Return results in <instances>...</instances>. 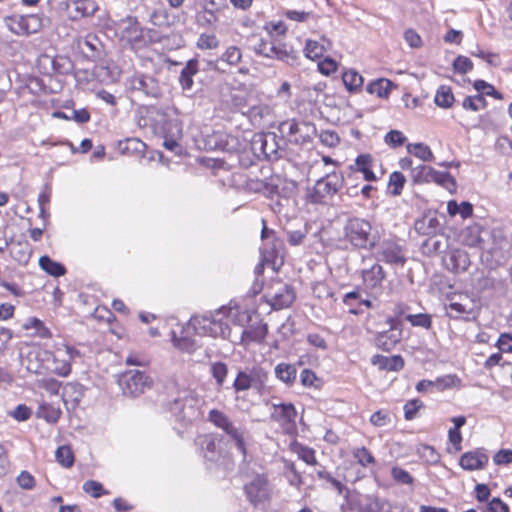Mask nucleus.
I'll use <instances>...</instances> for the list:
<instances>
[{"label": "nucleus", "instance_id": "obj_62", "mask_svg": "<svg viewBox=\"0 0 512 512\" xmlns=\"http://www.w3.org/2000/svg\"><path fill=\"white\" fill-rule=\"evenodd\" d=\"M385 143L392 147H399L404 144L406 137L401 131L391 130L385 135Z\"/></svg>", "mask_w": 512, "mask_h": 512}, {"label": "nucleus", "instance_id": "obj_35", "mask_svg": "<svg viewBox=\"0 0 512 512\" xmlns=\"http://www.w3.org/2000/svg\"><path fill=\"white\" fill-rule=\"evenodd\" d=\"M276 377L287 385H292L296 380L297 369L294 365L289 363H279L275 369Z\"/></svg>", "mask_w": 512, "mask_h": 512}, {"label": "nucleus", "instance_id": "obj_2", "mask_svg": "<svg viewBox=\"0 0 512 512\" xmlns=\"http://www.w3.org/2000/svg\"><path fill=\"white\" fill-rule=\"evenodd\" d=\"M77 357H80V352L64 343L56 344L53 351L41 350L36 354V358L47 363L48 370L60 377L70 374L71 362Z\"/></svg>", "mask_w": 512, "mask_h": 512}, {"label": "nucleus", "instance_id": "obj_5", "mask_svg": "<svg viewBox=\"0 0 512 512\" xmlns=\"http://www.w3.org/2000/svg\"><path fill=\"white\" fill-rule=\"evenodd\" d=\"M202 399L194 391H185L170 406L171 412L181 421L192 422L200 417Z\"/></svg>", "mask_w": 512, "mask_h": 512}, {"label": "nucleus", "instance_id": "obj_16", "mask_svg": "<svg viewBox=\"0 0 512 512\" xmlns=\"http://www.w3.org/2000/svg\"><path fill=\"white\" fill-rule=\"evenodd\" d=\"M252 149L255 153L262 154L265 158L278 157V144L274 133L256 134L252 140Z\"/></svg>", "mask_w": 512, "mask_h": 512}, {"label": "nucleus", "instance_id": "obj_31", "mask_svg": "<svg viewBox=\"0 0 512 512\" xmlns=\"http://www.w3.org/2000/svg\"><path fill=\"white\" fill-rule=\"evenodd\" d=\"M198 61L190 59L182 69L179 81L183 90H191L193 87V76L198 73Z\"/></svg>", "mask_w": 512, "mask_h": 512}, {"label": "nucleus", "instance_id": "obj_27", "mask_svg": "<svg viewBox=\"0 0 512 512\" xmlns=\"http://www.w3.org/2000/svg\"><path fill=\"white\" fill-rule=\"evenodd\" d=\"M226 321H231L234 325L246 326L251 322V314L248 310H242L238 306H222Z\"/></svg>", "mask_w": 512, "mask_h": 512}, {"label": "nucleus", "instance_id": "obj_63", "mask_svg": "<svg viewBox=\"0 0 512 512\" xmlns=\"http://www.w3.org/2000/svg\"><path fill=\"white\" fill-rule=\"evenodd\" d=\"M370 422L374 426L383 427L391 423V417L388 412L379 410L371 415Z\"/></svg>", "mask_w": 512, "mask_h": 512}, {"label": "nucleus", "instance_id": "obj_20", "mask_svg": "<svg viewBox=\"0 0 512 512\" xmlns=\"http://www.w3.org/2000/svg\"><path fill=\"white\" fill-rule=\"evenodd\" d=\"M447 269L453 272H464L470 266V258L466 251L462 249H452L444 259Z\"/></svg>", "mask_w": 512, "mask_h": 512}, {"label": "nucleus", "instance_id": "obj_4", "mask_svg": "<svg viewBox=\"0 0 512 512\" xmlns=\"http://www.w3.org/2000/svg\"><path fill=\"white\" fill-rule=\"evenodd\" d=\"M5 27L17 36H28L39 32L48 20L41 14H14L4 18Z\"/></svg>", "mask_w": 512, "mask_h": 512}, {"label": "nucleus", "instance_id": "obj_54", "mask_svg": "<svg viewBox=\"0 0 512 512\" xmlns=\"http://www.w3.org/2000/svg\"><path fill=\"white\" fill-rule=\"evenodd\" d=\"M199 49H216L219 46V40L215 34H201L197 40Z\"/></svg>", "mask_w": 512, "mask_h": 512}, {"label": "nucleus", "instance_id": "obj_48", "mask_svg": "<svg viewBox=\"0 0 512 512\" xmlns=\"http://www.w3.org/2000/svg\"><path fill=\"white\" fill-rule=\"evenodd\" d=\"M487 102L483 95L477 94L474 96H466L462 101V107L465 110H471L477 112L486 107Z\"/></svg>", "mask_w": 512, "mask_h": 512}, {"label": "nucleus", "instance_id": "obj_11", "mask_svg": "<svg viewBox=\"0 0 512 512\" xmlns=\"http://www.w3.org/2000/svg\"><path fill=\"white\" fill-rule=\"evenodd\" d=\"M59 9L71 21H79L93 16L99 9L95 0H65L59 3Z\"/></svg>", "mask_w": 512, "mask_h": 512}, {"label": "nucleus", "instance_id": "obj_45", "mask_svg": "<svg viewBox=\"0 0 512 512\" xmlns=\"http://www.w3.org/2000/svg\"><path fill=\"white\" fill-rule=\"evenodd\" d=\"M218 20L216 11L204 6L201 11L196 14V22L201 27L213 26Z\"/></svg>", "mask_w": 512, "mask_h": 512}, {"label": "nucleus", "instance_id": "obj_36", "mask_svg": "<svg viewBox=\"0 0 512 512\" xmlns=\"http://www.w3.org/2000/svg\"><path fill=\"white\" fill-rule=\"evenodd\" d=\"M447 212L451 217L459 214L461 218L467 219L472 216L473 206L468 201H463L458 204L455 200H450L447 202Z\"/></svg>", "mask_w": 512, "mask_h": 512}, {"label": "nucleus", "instance_id": "obj_49", "mask_svg": "<svg viewBox=\"0 0 512 512\" xmlns=\"http://www.w3.org/2000/svg\"><path fill=\"white\" fill-rule=\"evenodd\" d=\"M406 182L405 176L401 172H393L389 176L388 188L394 196L401 194L404 184Z\"/></svg>", "mask_w": 512, "mask_h": 512}, {"label": "nucleus", "instance_id": "obj_10", "mask_svg": "<svg viewBox=\"0 0 512 512\" xmlns=\"http://www.w3.org/2000/svg\"><path fill=\"white\" fill-rule=\"evenodd\" d=\"M279 129L288 137L290 142L295 144L308 143L316 134V127L313 123L307 121L298 122L294 119L282 122Z\"/></svg>", "mask_w": 512, "mask_h": 512}, {"label": "nucleus", "instance_id": "obj_14", "mask_svg": "<svg viewBox=\"0 0 512 512\" xmlns=\"http://www.w3.org/2000/svg\"><path fill=\"white\" fill-rule=\"evenodd\" d=\"M265 376L266 375L261 368L248 367L237 373L233 383V388L236 392L247 391L258 384H262Z\"/></svg>", "mask_w": 512, "mask_h": 512}, {"label": "nucleus", "instance_id": "obj_39", "mask_svg": "<svg viewBox=\"0 0 512 512\" xmlns=\"http://www.w3.org/2000/svg\"><path fill=\"white\" fill-rule=\"evenodd\" d=\"M407 151L425 162L432 161L434 159L432 150L424 143H409L407 145Z\"/></svg>", "mask_w": 512, "mask_h": 512}, {"label": "nucleus", "instance_id": "obj_60", "mask_svg": "<svg viewBox=\"0 0 512 512\" xmlns=\"http://www.w3.org/2000/svg\"><path fill=\"white\" fill-rule=\"evenodd\" d=\"M319 139L323 145L330 148L336 147L340 142L339 135L333 130H323L319 135Z\"/></svg>", "mask_w": 512, "mask_h": 512}, {"label": "nucleus", "instance_id": "obj_61", "mask_svg": "<svg viewBox=\"0 0 512 512\" xmlns=\"http://www.w3.org/2000/svg\"><path fill=\"white\" fill-rule=\"evenodd\" d=\"M455 72L466 74L473 69L472 61L466 56H458L453 62Z\"/></svg>", "mask_w": 512, "mask_h": 512}, {"label": "nucleus", "instance_id": "obj_42", "mask_svg": "<svg viewBox=\"0 0 512 512\" xmlns=\"http://www.w3.org/2000/svg\"><path fill=\"white\" fill-rule=\"evenodd\" d=\"M391 86V81H389L388 79L381 78L371 82L368 85L367 90L370 94H375L378 97L384 98L388 96Z\"/></svg>", "mask_w": 512, "mask_h": 512}, {"label": "nucleus", "instance_id": "obj_26", "mask_svg": "<svg viewBox=\"0 0 512 512\" xmlns=\"http://www.w3.org/2000/svg\"><path fill=\"white\" fill-rule=\"evenodd\" d=\"M362 277L367 288H379L385 278V272L381 265L375 263L370 268L363 269Z\"/></svg>", "mask_w": 512, "mask_h": 512}, {"label": "nucleus", "instance_id": "obj_38", "mask_svg": "<svg viewBox=\"0 0 512 512\" xmlns=\"http://www.w3.org/2000/svg\"><path fill=\"white\" fill-rule=\"evenodd\" d=\"M372 157L368 154L359 155L356 158L355 166L358 171L362 172L366 181L376 180L374 172L371 170Z\"/></svg>", "mask_w": 512, "mask_h": 512}, {"label": "nucleus", "instance_id": "obj_40", "mask_svg": "<svg viewBox=\"0 0 512 512\" xmlns=\"http://www.w3.org/2000/svg\"><path fill=\"white\" fill-rule=\"evenodd\" d=\"M208 420L223 432L230 426V424L233 423L227 414L217 409H212L209 411Z\"/></svg>", "mask_w": 512, "mask_h": 512}, {"label": "nucleus", "instance_id": "obj_24", "mask_svg": "<svg viewBox=\"0 0 512 512\" xmlns=\"http://www.w3.org/2000/svg\"><path fill=\"white\" fill-rule=\"evenodd\" d=\"M331 47L332 42L325 36H321L319 41L308 39L304 48V54L309 59H318Z\"/></svg>", "mask_w": 512, "mask_h": 512}, {"label": "nucleus", "instance_id": "obj_64", "mask_svg": "<svg viewBox=\"0 0 512 512\" xmlns=\"http://www.w3.org/2000/svg\"><path fill=\"white\" fill-rule=\"evenodd\" d=\"M39 387L43 388L51 396H58L61 382L55 379H44L39 382Z\"/></svg>", "mask_w": 512, "mask_h": 512}, {"label": "nucleus", "instance_id": "obj_37", "mask_svg": "<svg viewBox=\"0 0 512 512\" xmlns=\"http://www.w3.org/2000/svg\"><path fill=\"white\" fill-rule=\"evenodd\" d=\"M39 266L46 273L54 277H60L66 273L65 267L61 263L52 260L46 255L40 257Z\"/></svg>", "mask_w": 512, "mask_h": 512}, {"label": "nucleus", "instance_id": "obj_58", "mask_svg": "<svg viewBox=\"0 0 512 512\" xmlns=\"http://www.w3.org/2000/svg\"><path fill=\"white\" fill-rule=\"evenodd\" d=\"M82 488L85 493L90 494L94 498H99L101 495L108 494V492L103 490L102 484L94 480L84 482Z\"/></svg>", "mask_w": 512, "mask_h": 512}, {"label": "nucleus", "instance_id": "obj_32", "mask_svg": "<svg viewBox=\"0 0 512 512\" xmlns=\"http://www.w3.org/2000/svg\"><path fill=\"white\" fill-rule=\"evenodd\" d=\"M224 433L234 442L235 447L243 456V459L247 455V447L245 441V432L238 428L234 422L224 431Z\"/></svg>", "mask_w": 512, "mask_h": 512}, {"label": "nucleus", "instance_id": "obj_22", "mask_svg": "<svg viewBox=\"0 0 512 512\" xmlns=\"http://www.w3.org/2000/svg\"><path fill=\"white\" fill-rule=\"evenodd\" d=\"M131 87L139 90L151 97H158L160 95V87L158 82L149 75L137 74L131 80Z\"/></svg>", "mask_w": 512, "mask_h": 512}, {"label": "nucleus", "instance_id": "obj_19", "mask_svg": "<svg viewBox=\"0 0 512 512\" xmlns=\"http://www.w3.org/2000/svg\"><path fill=\"white\" fill-rule=\"evenodd\" d=\"M273 412L271 418L287 429L295 423L297 416L296 409L291 403L272 404Z\"/></svg>", "mask_w": 512, "mask_h": 512}, {"label": "nucleus", "instance_id": "obj_3", "mask_svg": "<svg viewBox=\"0 0 512 512\" xmlns=\"http://www.w3.org/2000/svg\"><path fill=\"white\" fill-rule=\"evenodd\" d=\"M344 238L356 248L371 249L378 237L372 233L370 222L361 218H350L344 225Z\"/></svg>", "mask_w": 512, "mask_h": 512}, {"label": "nucleus", "instance_id": "obj_13", "mask_svg": "<svg viewBox=\"0 0 512 512\" xmlns=\"http://www.w3.org/2000/svg\"><path fill=\"white\" fill-rule=\"evenodd\" d=\"M256 54L270 59H277L289 63L295 60V55L292 50H288L285 45L278 44L275 40L260 39L254 46Z\"/></svg>", "mask_w": 512, "mask_h": 512}, {"label": "nucleus", "instance_id": "obj_6", "mask_svg": "<svg viewBox=\"0 0 512 512\" xmlns=\"http://www.w3.org/2000/svg\"><path fill=\"white\" fill-rule=\"evenodd\" d=\"M124 395L137 397L153 386V379L145 371L131 369L122 373L118 380Z\"/></svg>", "mask_w": 512, "mask_h": 512}, {"label": "nucleus", "instance_id": "obj_15", "mask_svg": "<svg viewBox=\"0 0 512 512\" xmlns=\"http://www.w3.org/2000/svg\"><path fill=\"white\" fill-rule=\"evenodd\" d=\"M389 329L377 333L375 344L379 349L390 351L402 338V329L399 322L394 318H388Z\"/></svg>", "mask_w": 512, "mask_h": 512}, {"label": "nucleus", "instance_id": "obj_8", "mask_svg": "<svg viewBox=\"0 0 512 512\" xmlns=\"http://www.w3.org/2000/svg\"><path fill=\"white\" fill-rule=\"evenodd\" d=\"M343 185L342 175L332 172L317 180L308 192L307 199L314 204L323 203L327 197L336 194Z\"/></svg>", "mask_w": 512, "mask_h": 512}, {"label": "nucleus", "instance_id": "obj_34", "mask_svg": "<svg viewBox=\"0 0 512 512\" xmlns=\"http://www.w3.org/2000/svg\"><path fill=\"white\" fill-rule=\"evenodd\" d=\"M77 45L86 56L95 57L100 47V41L95 34H87L85 37L78 39Z\"/></svg>", "mask_w": 512, "mask_h": 512}, {"label": "nucleus", "instance_id": "obj_12", "mask_svg": "<svg viewBox=\"0 0 512 512\" xmlns=\"http://www.w3.org/2000/svg\"><path fill=\"white\" fill-rule=\"evenodd\" d=\"M461 237L463 244L468 247H477L491 255L496 254L497 248L487 243V240L492 238V233L487 229L477 225L469 226L463 230Z\"/></svg>", "mask_w": 512, "mask_h": 512}, {"label": "nucleus", "instance_id": "obj_51", "mask_svg": "<svg viewBox=\"0 0 512 512\" xmlns=\"http://www.w3.org/2000/svg\"><path fill=\"white\" fill-rule=\"evenodd\" d=\"M210 371L217 385L222 386L228 374L227 365L223 362H214L211 364Z\"/></svg>", "mask_w": 512, "mask_h": 512}, {"label": "nucleus", "instance_id": "obj_46", "mask_svg": "<svg viewBox=\"0 0 512 512\" xmlns=\"http://www.w3.org/2000/svg\"><path fill=\"white\" fill-rule=\"evenodd\" d=\"M120 149L124 153L143 154L146 144L138 138H128L124 142H120Z\"/></svg>", "mask_w": 512, "mask_h": 512}, {"label": "nucleus", "instance_id": "obj_47", "mask_svg": "<svg viewBox=\"0 0 512 512\" xmlns=\"http://www.w3.org/2000/svg\"><path fill=\"white\" fill-rule=\"evenodd\" d=\"M242 58L241 50L236 46L228 47L221 57L218 59V63H225L230 66H235L240 62Z\"/></svg>", "mask_w": 512, "mask_h": 512}, {"label": "nucleus", "instance_id": "obj_17", "mask_svg": "<svg viewBox=\"0 0 512 512\" xmlns=\"http://www.w3.org/2000/svg\"><path fill=\"white\" fill-rule=\"evenodd\" d=\"M266 296L271 306L278 310L289 307L295 299V293L292 288L284 284H278Z\"/></svg>", "mask_w": 512, "mask_h": 512}, {"label": "nucleus", "instance_id": "obj_28", "mask_svg": "<svg viewBox=\"0 0 512 512\" xmlns=\"http://www.w3.org/2000/svg\"><path fill=\"white\" fill-rule=\"evenodd\" d=\"M261 238L264 241L263 256L266 260H270L274 254H277V251L281 247L282 243L280 241H276L274 231L269 230L266 227L265 221H263Z\"/></svg>", "mask_w": 512, "mask_h": 512}, {"label": "nucleus", "instance_id": "obj_21", "mask_svg": "<svg viewBox=\"0 0 512 512\" xmlns=\"http://www.w3.org/2000/svg\"><path fill=\"white\" fill-rule=\"evenodd\" d=\"M488 459V456L482 450L477 449L464 453L459 464L464 470H481L487 465Z\"/></svg>", "mask_w": 512, "mask_h": 512}, {"label": "nucleus", "instance_id": "obj_30", "mask_svg": "<svg viewBox=\"0 0 512 512\" xmlns=\"http://www.w3.org/2000/svg\"><path fill=\"white\" fill-rule=\"evenodd\" d=\"M122 38L129 43L137 42L141 38V28L138 21L133 17H127L121 22Z\"/></svg>", "mask_w": 512, "mask_h": 512}, {"label": "nucleus", "instance_id": "obj_44", "mask_svg": "<svg viewBox=\"0 0 512 512\" xmlns=\"http://www.w3.org/2000/svg\"><path fill=\"white\" fill-rule=\"evenodd\" d=\"M343 83L350 92L358 90L363 84V77L355 70H348L342 76Z\"/></svg>", "mask_w": 512, "mask_h": 512}, {"label": "nucleus", "instance_id": "obj_7", "mask_svg": "<svg viewBox=\"0 0 512 512\" xmlns=\"http://www.w3.org/2000/svg\"><path fill=\"white\" fill-rule=\"evenodd\" d=\"M411 180L414 184L436 183L450 192L456 189V181L448 172H440L428 165L411 168Z\"/></svg>", "mask_w": 512, "mask_h": 512}, {"label": "nucleus", "instance_id": "obj_56", "mask_svg": "<svg viewBox=\"0 0 512 512\" xmlns=\"http://www.w3.org/2000/svg\"><path fill=\"white\" fill-rule=\"evenodd\" d=\"M474 88L476 91L481 92V95L492 96L496 99H502V94L495 90V88L484 80H477L474 82Z\"/></svg>", "mask_w": 512, "mask_h": 512}, {"label": "nucleus", "instance_id": "obj_57", "mask_svg": "<svg viewBox=\"0 0 512 512\" xmlns=\"http://www.w3.org/2000/svg\"><path fill=\"white\" fill-rule=\"evenodd\" d=\"M392 478L399 484L410 485L414 479L410 473L401 467L395 466L391 469Z\"/></svg>", "mask_w": 512, "mask_h": 512}, {"label": "nucleus", "instance_id": "obj_53", "mask_svg": "<svg viewBox=\"0 0 512 512\" xmlns=\"http://www.w3.org/2000/svg\"><path fill=\"white\" fill-rule=\"evenodd\" d=\"M353 456L363 467H368L375 463V458L365 447L354 449Z\"/></svg>", "mask_w": 512, "mask_h": 512}, {"label": "nucleus", "instance_id": "obj_18", "mask_svg": "<svg viewBox=\"0 0 512 512\" xmlns=\"http://www.w3.org/2000/svg\"><path fill=\"white\" fill-rule=\"evenodd\" d=\"M377 258L388 264L403 265L405 263L401 247L392 241H384L379 245Z\"/></svg>", "mask_w": 512, "mask_h": 512}, {"label": "nucleus", "instance_id": "obj_41", "mask_svg": "<svg viewBox=\"0 0 512 512\" xmlns=\"http://www.w3.org/2000/svg\"><path fill=\"white\" fill-rule=\"evenodd\" d=\"M23 328L25 330H29L34 328L36 330V336L40 338H51L52 333L48 327L44 325V323L36 318V317H30L26 320V322L23 324Z\"/></svg>", "mask_w": 512, "mask_h": 512}, {"label": "nucleus", "instance_id": "obj_59", "mask_svg": "<svg viewBox=\"0 0 512 512\" xmlns=\"http://www.w3.org/2000/svg\"><path fill=\"white\" fill-rule=\"evenodd\" d=\"M423 407V403L418 399H413L408 401L404 405V417L406 420L410 421L416 418L417 412L420 408Z\"/></svg>", "mask_w": 512, "mask_h": 512}, {"label": "nucleus", "instance_id": "obj_43", "mask_svg": "<svg viewBox=\"0 0 512 512\" xmlns=\"http://www.w3.org/2000/svg\"><path fill=\"white\" fill-rule=\"evenodd\" d=\"M434 101L439 107H451L454 102V95L451 91V88L445 85L440 86L436 92Z\"/></svg>", "mask_w": 512, "mask_h": 512}, {"label": "nucleus", "instance_id": "obj_25", "mask_svg": "<svg viewBox=\"0 0 512 512\" xmlns=\"http://www.w3.org/2000/svg\"><path fill=\"white\" fill-rule=\"evenodd\" d=\"M83 397V386L78 383H67L62 388L61 399L63 403L69 408H75Z\"/></svg>", "mask_w": 512, "mask_h": 512}, {"label": "nucleus", "instance_id": "obj_1", "mask_svg": "<svg viewBox=\"0 0 512 512\" xmlns=\"http://www.w3.org/2000/svg\"><path fill=\"white\" fill-rule=\"evenodd\" d=\"M188 325L196 334L212 338L226 339L231 332L222 307L203 315L193 316Z\"/></svg>", "mask_w": 512, "mask_h": 512}, {"label": "nucleus", "instance_id": "obj_55", "mask_svg": "<svg viewBox=\"0 0 512 512\" xmlns=\"http://www.w3.org/2000/svg\"><path fill=\"white\" fill-rule=\"evenodd\" d=\"M295 452L297 453L298 457L308 465L317 464L315 451L312 448L303 445H297L295 447Z\"/></svg>", "mask_w": 512, "mask_h": 512}, {"label": "nucleus", "instance_id": "obj_23", "mask_svg": "<svg viewBox=\"0 0 512 512\" xmlns=\"http://www.w3.org/2000/svg\"><path fill=\"white\" fill-rule=\"evenodd\" d=\"M267 333L268 327L266 323L262 321L252 323L242 331L240 344L247 346L251 342L261 343L266 338Z\"/></svg>", "mask_w": 512, "mask_h": 512}, {"label": "nucleus", "instance_id": "obj_50", "mask_svg": "<svg viewBox=\"0 0 512 512\" xmlns=\"http://www.w3.org/2000/svg\"><path fill=\"white\" fill-rule=\"evenodd\" d=\"M57 462L65 468H69L74 463V455L70 447L60 446L55 453Z\"/></svg>", "mask_w": 512, "mask_h": 512}, {"label": "nucleus", "instance_id": "obj_9", "mask_svg": "<svg viewBox=\"0 0 512 512\" xmlns=\"http://www.w3.org/2000/svg\"><path fill=\"white\" fill-rule=\"evenodd\" d=\"M243 489L248 502L253 506L268 502L272 496V486L265 474L254 475Z\"/></svg>", "mask_w": 512, "mask_h": 512}, {"label": "nucleus", "instance_id": "obj_52", "mask_svg": "<svg viewBox=\"0 0 512 512\" xmlns=\"http://www.w3.org/2000/svg\"><path fill=\"white\" fill-rule=\"evenodd\" d=\"M12 257L20 264H26L31 256V250L27 244H17L11 248Z\"/></svg>", "mask_w": 512, "mask_h": 512}, {"label": "nucleus", "instance_id": "obj_29", "mask_svg": "<svg viewBox=\"0 0 512 512\" xmlns=\"http://www.w3.org/2000/svg\"><path fill=\"white\" fill-rule=\"evenodd\" d=\"M61 414L62 411L58 404L52 402L49 403L44 400L39 403V406L36 410V416L38 418L44 419L48 423H56L59 420Z\"/></svg>", "mask_w": 512, "mask_h": 512}, {"label": "nucleus", "instance_id": "obj_33", "mask_svg": "<svg viewBox=\"0 0 512 512\" xmlns=\"http://www.w3.org/2000/svg\"><path fill=\"white\" fill-rule=\"evenodd\" d=\"M372 362L374 365H378L379 368L389 371H399L404 366V360L400 355L390 357L377 355Z\"/></svg>", "mask_w": 512, "mask_h": 512}]
</instances>
